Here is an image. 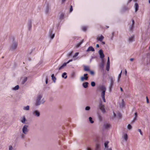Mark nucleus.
I'll list each match as a JSON object with an SVG mask.
<instances>
[{"label": "nucleus", "mask_w": 150, "mask_h": 150, "mask_svg": "<svg viewBox=\"0 0 150 150\" xmlns=\"http://www.w3.org/2000/svg\"><path fill=\"white\" fill-rule=\"evenodd\" d=\"M73 7L71 5L70 6V12H71L73 11Z\"/></svg>", "instance_id": "45"}, {"label": "nucleus", "mask_w": 150, "mask_h": 150, "mask_svg": "<svg viewBox=\"0 0 150 150\" xmlns=\"http://www.w3.org/2000/svg\"><path fill=\"white\" fill-rule=\"evenodd\" d=\"M47 82H48V79H47V78H46V84H47Z\"/></svg>", "instance_id": "52"}, {"label": "nucleus", "mask_w": 150, "mask_h": 150, "mask_svg": "<svg viewBox=\"0 0 150 150\" xmlns=\"http://www.w3.org/2000/svg\"><path fill=\"white\" fill-rule=\"evenodd\" d=\"M100 145L98 144H97L96 145V150H98L100 148Z\"/></svg>", "instance_id": "30"}, {"label": "nucleus", "mask_w": 150, "mask_h": 150, "mask_svg": "<svg viewBox=\"0 0 150 150\" xmlns=\"http://www.w3.org/2000/svg\"><path fill=\"white\" fill-rule=\"evenodd\" d=\"M92 118L91 117H89V120L90 121V122L91 123H93L94 122V121L92 120Z\"/></svg>", "instance_id": "38"}, {"label": "nucleus", "mask_w": 150, "mask_h": 150, "mask_svg": "<svg viewBox=\"0 0 150 150\" xmlns=\"http://www.w3.org/2000/svg\"><path fill=\"white\" fill-rule=\"evenodd\" d=\"M96 47L97 48H98V47H99V45L98 44H97V45H96Z\"/></svg>", "instance_id": "53"}, {"label": "nucleus", "mask_w": 150, "mask_h": 150, "mask_svg": "<svg viewBox=\"0 0 150 150\" xmlns=\"http://www.w3.org/2000/svg\"><path fill=\"white\" fill-rule=\"evenodd\" d=\"M99 54L100 55V58L101 59H103L105 57L104 55L103 54V52L102 50H100L99 51Z\"/></svg>", "instance_id": "5"}, {"label": "nucleus", "mask_w": 150, "mask_h": 150, "mask_svg": "<svg viewBox=\"0 0 150 150\" xmlns=\"http://www.w3.org/2000/svg\"><path fill=\"white\" fill-rule=\"evenodd\" d=\"M52 30H50L49 31V33L51 39H53L54 36V34H52Z\"/></svg>", "instance_id": "9"}, {"label": "nucleus", "mask_w": 150, "mask_h": 150, "mask_svg": "<svg viewBox=\"0 0 150 150\" xmlns=\"http://www.w3.org/2000/svg\"><path fill=\"white\" fill-rule=\"evenodd\" d=\"M125 104H121L120 105V107L121 108H122L125 106Z\"/></svg>", "instance_id": "42"}, {"label": "nucleus", "mask_w": 150, "mask_h": 150, "mask_svg": "<svg viewBox=\"0 0 150 150\" xmlns=\"http://www.w3.org/2000/svg\"><path fill=\"white\" fill-rule=\"evenodd\" d=\"M64 16V14L63 13H62L60 16L59 18L60 19H63Z\"/></svg>", "instance_id": "24"}, {"label": "nucleus", "mask_w": 150, "mask_h": 150, "mask_svg": "<svg viewBox=\"0 0 150 150\" xmlns=\"http://www.w3.org/2000/svg\"><path fill=\"white\" fill-rule=\"evenodd\" d=\"M113 112V114H114V117H116V114L114 112Z\"/></svg>", "instance_id": "54"}, {"label": "nucleus", "mask_w": 150, "mask_h": 150, "mask_svg": "<svg viewBox=\"0 0 150 150\" xmlns=\"http://www.w3.org/2000/svg\"><path fill=\"white\" fill-rule=\"evenodd\" d=\"M90 109V107L89 106H87L86 107L85 109L86 110H89Z\"/></svg>", "instance_id": "47"}, {"label": "nucleus", "mask_w": 150, "mask_h": 150, "mask_svg": "<svg viewBox=\"0 0 150 150\" xmlns=\"http://www.w3.org/2000/svg\"><path fill=\"white\" fill-rule=\"evenodd\" d=\"M110 126V124H107L104 125V126L105 129H107L109 128Z\"/></svg>", "instance_id": "21"}, {"label": "nucleus", "mask_w": 150, "mask_h": 150, "mask_svg": "<svg viewBox=\"0 0 150 150\" xmlns=\"http://www.w3.org/2000/svg\"><path fill=\"white\" fill-rule=\"evenodd\" d=\"M104 66V62L103 60L102 62L100 65V67L102 69H103Z\"/></svg>", "instance_id": "26"}, {"label": "nucleus", "mask_w": 150, "mask_h": 150, "mask_svg": "<svg viewBox=\"0 0 150 150\" xmlns=\"http://www.w3.org/2000/svg\"><path fill=\"white\" fill-rule=\"evenodd\" d=\"M27 77H25V78H24L22 82L24 84L27 81Z\"/></svg>", "instance_id": "37"}, {"label": "nucleus", "mask_w": 150, "mask_h": 150, "mask_svg": "<svg viewBox=\"0 0 150 150\" xmlns=\"http://www.w3.org/2000/svg\"><path fill=\"white\" fill-rule=\"evenodd\" d=\"M33 114L35 115L37 117H38L40 115V112L37 110H35L33 112Z\"/></svg>", "instance_id": "14"}, {"label": "nucleus", "mask_w": 150, "mask_h": 150, "mask_svg": "<svg viewBox=\"0 0 150 150\" xmlns=\"http://www.w3.org/2000/svg\"><path fill=\"white\" fill-rule=\"evenodd\" d=\"M84 70L85 71L89 72L90 70L89 67L88 66H84Z\"/></svg>", "instance_id": "11"}, {"label": "nucleus", "mask_w": 150, "mask_h": 150, "mask_svg": "<svg viewBox=\"0 0 150 150\" xmlns=\"http://www.w3.org/2000/svg\"><path fill=\"white\" fill-rule=\"evenodd\" d=\"M135 11L136 12L138 10L139 8V5L137 3H136L135 4Z\"/></svg>", "instance_id": "17"}, {"label": "nucleus", "mask_w": 150, "mask_h": 150, "mask_svg": "<svg viewBox=\"0 0 150 150\" xmlns=\"http://www.w3.org/2000/svg\"><path fill=\"white\" fill-rule=\"evenodd\" d=\"M82 29L83 30L85 31L87 29V27L86 26H83L82 28Z\"/></svg>", "instance_id": "33"}, {"label": "nucleus", "mask_w": 150, "mask_h": 150, "mask_svg": "<svg viewBox=\"0 0 150 150\" xmlns=\"http://www.w3.org/2000/svg\"><path fill=\"white\" fill-rule=\"evenodd\" d=\"M67 65V63H64L62 65L59 67V70H61V69H62L64 67L66 66Z\"/></svg>", "instance_id": "20"}, {"label": "nucleus", "mask_w": 150, "mask_h": 150, "mask_svg": "<svg viewBox=\"0 0 150 150\" xmlns=\"http://www.w3.org/2000/svg\"><path fill=\"white\" fill-rule=\"evenodd\" d=\"M107 150H112V149L111 148H110L108 149H107Z\"/></svg>", "instance_id": "58"}, {"label": "nucleus", "mask_w": 150, "mask_h": 150, "mask_svg": "<svg viewBox=\"0 0 150 150\" xmlns=\"http://www.w3.org/2000/svg\"><path fill=\"white\" fill-rule=\"evenodd\" d=\"M69 61L70 62H71L72 61V59H70L69 60Z\"/></svg>", "instance_id": "61"}, {"label": "nucleus", "mask_w": 150, "mask_h": 150, "mask_svg": "<svg viewBox=\"0 0 150 150\" xmlns=\"http://www.w3.org/2000/svg\"><path fill=\"white\" fill-rule=\"evenodd\" d=\"M19 88V86L18 85H17L16 86L14 87L13 88V89L14 90H17Z\"/></svg>", "instance_id": "32"}, {"label": "nucleus", "mask_w": 150, "mask_h": 150, "mask_svg": "<svg viewBox=\"0 0 150 150\" xmlns=\"http://www.w3.org/2000/svg\"><path fill=\"white\" fill-rule=\"evenodd\" d=\"M122 73V70L121 71L120 73V74H119L118 76L117 81L118 82H119V81H120V79L121 77Z\"/></svg>", "instance_id": "28"}, {"label": "nucleus", "mask_w": 150, "mask_h": 150, "mask_svg": "<svg viewBox=\"0 0 150 150\" xmlns=\"http://www.w3.org/2000/svg\"><path fill=\"white\" fill-rule=\"evenodd\" d=\"M124 138L125 141H127L128 139V136L127 134H126L124 136Z\"/></svg>", "instance_id": "29"}, {"label": "nucleus", "mask_w": 150, "mask_h": 150, "mask_svg": "<svg viewBox=\"0 0 150 150\" xmlns=\"http://www.w3.org/2000/svg\"><path fill=\"white\" fill-rule=\"evenodd\" d=\"M72 52H70V53L69 54H68V55H69V56H71V54H72Z\"/></svg>", "instance_id": "49"}, {"label": "nucleus", "mask_w": 150, "mask_h": 150, "mask_svg": "<svg viewBox=\"0 0 150 150\" xmlns=\"http://www.w3.org/2000/svg\"><path fill=\"white\" fill-rule=\"evenodd\" d=\"M110 83L109 87L110 91H111L114 84V80L112 78L110 79Z\"/></svg>", "instance_id": "6"}, {"label": "nucleus", "mask_w": 150, "mask_h": 150, "mask_svg": "<svg viewBox=\"0 0 150 150\" xmlns=\"http://www.w3.org/2000/svg\"><path fill=\"white\" fill-rule=\"evenodd\" d=\"M66 0H62V2H64Z\"/></svg>", "instance_id": "63"}, {"label": "nucleus", "mask_w": 150, "mask_h": 150, "mask_svg": "<svg viewBox=\"0 0 150 150\" xmlns=\"http://www.w3.org/2000/svg\"><path fill=\"white\" fill-rule=\"evenodd\" d=\"M99 118L100 119V120L101 121L102 120V117H101L100 116H99Z\"/></svg>", "instance_id": "51"}, {"label": "nucleus", "mask_w": 150, "mask_h": 150, "mask_svg": "<svg viewBox=\"0 0 150 150\" xmlns=\"http://www.w3.org/2000/svg\"><path fill=\"white\" fill-rule=\"evenodd\" d=\"M83 40H82L80 42H79V43H78L77 45H76V47H79L80 45L83 42Z\"/></svg>", "instance_id": "23"}, {"label": "nucleus", "mask_w": 150, "mask_h": 150, "mask_svg": "<svg viewBox=\"0 0 150 150\" xmlns=\"http://www.w3.org/2000/svg\"><path fill=\"white\" fill-rule=\"evenodd\" d=\"M90 74L92 75H94V72L93 71L90 70L89 71Z\"/></svg>", "instance_id": "36"}, {"label": "nucleus", "mask_w": 150, "mask_h": 150, "mask_svg": "<svg viewBox=\"0 0 150 150\" xmlns=\"http://www.w3.org/2000/svg\"><path fill=\"white\" fill-rule=\"evenodd\" d=\"M134 21L133 19H132V24L129 27V30L131 31H132L133 29L134 28Z\"/></svg>", "instance_id": "8"}, {"label": "nucleus", "mask_w": 150, "mask_h": 150, "mask_svg": "<svg viewBox=\"0 0 150 150\" xmlns=\"http://www.w3.org/2000/svg\"><path fill=\"white\" fill-rule=\"evenodd\" d=\"M38 104V103L36 104V106H38V105H39V104Z\"/></svg>", "instance_id": "62"}, {"label": "nucleus", "mask_w": 150, "mask_h": 150, "mask_svg": "<svg viewBox=\"0 0 150 150\" xmlns=\"http://www.w3.org/2000/svg\"><path fill=\"white\" fill-rule=\"evenodd\" d=\"M127 128L128 129H132V127L130 124H129L127 126Z\"/></svg>", "instance_id": "40"}, {"label": "nucleus", "mask_w": 150, "mask_h": 150, "mask_svg": "<svg viewBox=\"0 0 150 150\" xmlns=\"http://www.w3.org/2000/svg\"><path fill=\"white\" fill-rule=\"evenodd\" d=\"M99 107L100 109L102 112L103 113L105 112V111L104 108V106L103 105H102V104H100Z\"/></svg>", "instance_id": "7"}, {"label": "nucleus", "mask_w": 150, "mask_h": 150, "mask_svg": "<svg viewBox=\"0 0 150 150\" xmlns=\"http://www.w3.org/2000/svg\"><path fill=\"white\" fill-rule=\"evenodd\" d=\"M42 98V96L41 95H39L38 96L37 99V102L36 103H39V102L40 100V99Z\"/></svg>", "instance_id": "15"}, {"label": "nucleus", "mask_w": 150, "mask_h": 150, "mask_svg": "<svg viewBox=\"0 0 150 150\" xmlns=\"http://www.w3.org/2000/svg\"><path fill=\"white\" fill-rule=\"evenodd\" d=\"M132 1V0H129L128 2H130Z\"/></svg>", "instance_id": "64"}, {"label": "nucleus", "mask_w": 150, "mask_h": 150, "mask_svg": "<svg viewBox=\"0 0 150 150\" xmlns=\"http://www.w3.org/2000/svg\"><path fill=\"white\" fill-rule=\"evenodd\" d=\"M134 60V59L133 58H131L130 59V60L131 61H132Z\"/></svg>", "instance_id": "57"}, {"label": "nucleus", "mask_w": 150, "mask_h": 150, "mask_svg": "<svg viewBox=\"0 0 150 150\" xmlns=\"http://www.w3.org/2000/svg\"><path fill=\"white\" fill-rule=\"evenodd\" d=\"M86 51L87 52H89L90 51L94 52L95 51V50L92 46H90L88 48Z\"/></svg>", "instance_id": "10"}, {"label": "nucleus", "mask_w": 150, "mask_h": 150, "mask_svg": "<svg viewBox=\"0 0 150 150\" xmlns=\"http://www.w3.org/2000/svg\"><path fill=\"white\" fill-rule=\"evenodd\" d=\"M135 117H134V120L132 121L133 122H134L135 121V120H136L137 119L136 118L137 116V112H136L135 113Z\"/></svg>", "instance_id": "31"}, {"label": "nucleus", "mask_w": 150, "mask_h": 150, "mask_svg": "<svg viewBox=\"0 0 150 150\" xmlns=\"http://www.w3.org/2000/svg\"><path fill=\"white\" fill-rule=\"evenodd\" d=\"M83 40H82L80 42H79V43H78L77 45H76V47H79L80 45L83 42Z\"/></svg>", "instance_id": "22"}, {"label": "nucleus", "mask_w": 150, "mask_h": 150, "mask_svg": "<svg viewBox=\"0 0 150 150\" xmlns=\"http://www.w3.org/2000/svg\"><path fill=\"white\" fill-rule=\"evenodd\" d=\"M117 116L119 117V118H120L122 117V115L120 113V112H119L117 114Z\"/></svg>", "instance_id": "41"}, {"label": "nucleus", "mask_w": 150, "mask_h": 150, "mask_svg": "<svg viewBox=\"0 0 150 150\" xmlns=\"http://www.w3.org/2000/svg\"><path fill=\"white\" fill-rule=\"evenodd\" d=\"M91 85L92 86L94 87L96 85L95 83V82L93 81H92L91 82Z\"/></svg>", "instance_id": "39"}, {"label": "nucleus", "mask_w": 150, "mask_h": 150, "mask_svg": "<svg viewBox=\"0 0 150 150\" xmlns=\"http://www.w3.org/2000/svg\"><path fill=\"white\" fill-rule=\"evenodd\" d=\"M17 46V43H14L12 45L11 47V48L13 50H14L16 48Z\"/></svg>", "instance_id": "12"}, {"label": "nucleus", "mask_w": 150, "mask_h": 150, "mask_svg": "<svg viewBox=\"0 0 150 150\" xmlns=\"http://www.w3.org/2000/svg\"><path fill=\"white\" fill-rule=\"evenodd\" d=\"M28 126L27 125H25L24 126L23 129V132L24 134H26L28 132Z\"/></svg>", "instance_id": "2"}, {"label": "nucleus", "mask_w": 150, "mask_h": 150, "mask_svg": "<svg viewBox=\"0 0 150 150\" xmlns=\"http://www.w3.org/2000/svg\"><path fill=\"white\" fill-rule=\"evenodd\" d=\"M104 38V37L101 35L100 37H98L97 38V39L98 40H99L101 42L102 41Z\"/></svg>", "instance_id": "13"}, {"label": "nucleus", "mask_w": 150, "mask_h": 150, "mask_svg": "<svg viewBox=\"0 0 150 150\" xmlns=\"http://www.w3.org/2000/svg\"><path fill=\"white\" fill-rule=\"evenodd\" d=\"M134 40V36H132L131 37L129 38V41L130 42H131L133 41Z\"/></svg>", "instance_id": "16"}, {"label": "nucleus", "mask_w": 150, "mask_h": 150, "mask_svg": "<svg viewBox=\"0 0 150 150\" xmlns=\"http://www.w3.org/2000/svg\"><path fill=\"white\" fill-rule=\"evenodd\" d=\"M29 30L31 28V21H29V23L28 24Z\"/></svg>", "instance_id": "25"}, {"label": "nucleus", "mask_w": 150, "mask_h": 150, "mask_svg": "<svg viewBox=\"0 0 150 150\" xmlns=\"http://www.w3.org/2000/svg\"><path fill=\"white\" fill-rule=\"evenodd\" d=\"M102 43L103 44H105V42H102Z\"/></svg>", "instance_id": "59"}, {"label": "nucleus", "mask_w": 150, "mask_h": 150, "mask_svg": "<svg viewBox=\"0 0 150 150\" xmlns=\"http://www.w3.org/2000/svg\"><path fill=\"white\" fill-rule=\"evenodd\" d=\"M29 109V106L28 105H27L26 107H24V109L26 110H28Z\"/></svg>", "instance_id": "35"}, {"label": "nucleus", "mask_w": 150, "mask_h": 150, "mask_svg": "<svg viewBox=\"0 0 150 150\" xmlns=\"http://www.w3.org/2000/svg\"><path fill=\"white\" fill-rule=\"evenodd\" d=\"M13 149V148L12 146H9V150H12Z\"/></svg>", "instance_id": "48"}, {"label": "nucleus", "mask_w": 150, "mask_h": 150, "mask_svg": "<svg viewBox=\"0 0 150 150\" xmlns=\"http://www.w3.org/2000/svg\"><path fill=\"white\" fill-rule=\"evenodd\" d=\"M87 150H91V149L90 148L88 147L87 148Z\"/></svg>", "instance_id": "55"}, {"label": "nucleus", "mask_w": 150, "mask_h": 150, "mask_svg": "<svg viewBox=\"0 0 150 150\" xmlns=\"http://www.w3.org/2000/svg\"><path fill=\"white\" fill-rule=\"evenodd\" d=\"M120 90H121V91L122 92L123 91V90L122 88L121 87H120Z\"/></svg>", "instance_id": "56"}, {"label": "nucleus", "mask_w": 150, "mask_h": 150, "mask_svg": "<svg viewBox=\"0 0 150 150\" xmlns=\"http://www.w3.org/2000/svg\"><path fill=\"white\" fill-rule=\"evenodd\" d=\"M25 121V117H24L23 119L21 120V121L22 123H24Z\"/></svg>", "instance_id": "43"}, {"label": "nucleus", "mask_w": 150, "mask_h": 150, "mask_svg": "<svg viewBox=\"0 0 150 150\" xmlns=\"http://www.w3.org/2000/svg\"><path fill=\"white\" fill-rule=\"evenodd\" d=\"M100 90L102 91L101 93V97L104 102H105V93L106 90V88L103 86H102L100 87Z\"/></svg>", "instance_id": "1"}, {"label": "nucleus", "mask_w": 150, "mask_h": 150, "mask_svg": "<svg viewBox=\"0 0 150 150\" xmlns=\"http://www.w3.org/2000/svg\"><path fill=\"white\" fill-rule=\"evenodd\" d=\"M88 83L87 82H85L83 83V87L85 88H86L87 87L88 85Z\"/></svg>", "instance_id": "18"}, {"label": "nucleus", "mask_w": 150, "mask_h": 150, "mask_svg": "<svg viewBox=\"0 0 150 150\" xmlns=\"http://www.w3.org/2000/svg\"><path fill=\"white\" fill-rule=\"evenodd\" d=\"M146 101H147V103H149V100L148 99V97H146Z\"/></svg>", "instance_id": "50"}, {"label": "nucleus", "mask_w": 150, "mask_h": 150, "mask_svg": "<svg viewBox=\"0 0 150 150\" xmlns=\"http://www.w3.org/2000/svg\"><path fill=\"white\" fill-rule=\"evenodd\" d=\"M67 73L66 72L64 73L62 75V77L63 78H64L65 79H66L67 77Z\"/></svg>", "instance_id": "27"}, {"label": "nucleus", "mask_w": 150, "mask_h": 150, "mask_svg": "<svg viewBox=\"0 0 150 150\" xmlns=\"http://www.w3.org/2000/svg\"><path fill=\"white\" fill-rule=\"evenodd\" d=\"M138 130L140 133V134L142 135H143V133L141 131V130L140 129H138Z\"/></svg>", "instance_id": "44"}, {"label": "nucleus", "mask_w": 150, "mask_h": 150, "mask_svg": "<svg viewBox=\"0 0 150 150\" xmlns=\"http://www.w3.org/2000/svg\"><path fill=\"white\" fill-rule=\"evenodd\" d=\"M78 54H79V53H78V52L76 53L74 55L73 57H75L77 56L78 55Z\"/></svg>", "instance_id": "46"}, {"label": "nucleus", "mask_w": 150, "mask_h": 150, "mask_svg": "<svg viewBox=\"0 0 150 150\" xmlns=\"http://www.w3.org/2000/svg\"><path fill=\"white\" fill-rule=\"evenodd\" d=\"M110 62L109 57H108V62H107L106 67V69L107 71H108L110 69Z\"/></svg>", "instance_id": "4"}, {"label": "nucleus", "mask_w": 150, "mask_h": 150, "mask_svg": "<svg viewBox=\"0 0 150 150\" xmlns=\"http://www.w3.org/2000/svg\"><path fill=\"white\" fill-rule=\"evenodd\" d=\"M70 62L69 60L67 63H67V64L69 63Z\"/></svg>", "instance_id": "60"}, {"label": "nucleus", "mask_w": 150, "mask_h": 150, "mask_svg": "<svg viewBox=\"0 0 150 150\" xmlns=\"http://www.w3.org/2000/svg\"><path fill=\"white\" fill-rule=\"evenodd\" d=\"M109 142H105L104 144V145L105 148H108V144L109 143Z\"/></svg>", "instance_id": "34"}, {"label": "nucleus", "mask_w": 150, "mask_h": 150, "mask_svg": "<svg viewBox=\"0 0 150 150\" xmlns=\"http://www.w3.org/2000/svg\"><path fill=\"white\" fill-rule=\"evenodd\" d=\"M51 77L52 78V79L54 81V82H55L56 79V77L54 76V74H53L52 75Z\"/></svg>", "instance_id": "19"}, {"label": "nucleus", "mask_w": 150, "mask_h": 150, "mask_svg": "<svg viewBox=\"0 0 150 150\" xmlns=\"http://www.w3.org/2000/svg\"><path fill=\"white\" fill-rule=\"evenodd\" d=\"M88 78V74H84L83 76H82L81 77V81H83L85 80H87Z\"/></svg>", "instance_id": "3"}]
</instances>
